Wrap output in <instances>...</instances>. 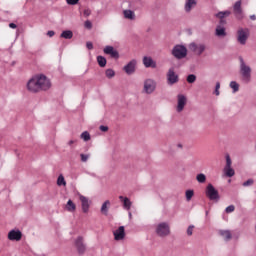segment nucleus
<instances>
[{"label":"nucleus","instance_id":"obj_1","mask_svg":"<svg viewBox=\"0 0 256 256\" xmlns=\"http://www.w3.org/2000/svg\"><path fill=\"white\" fill-rule=\"evenodd\" d=\"M52 83L45 74H36L26 83V89L29 93H40V91H49Z\"/></svg>","mask_w":256,"mask_h":256},{"label":"nucleus","instance_id":"obj_2","mask_svg":"<svg viewBox=\"0 0 256 256\" xmlns=\"http://www.w3.org/2000/svg\"><path fill=\"white\" fill-rule=\"evenodd\" d=\"M251 73L252 69L251 66L246 64L243 58H240V79L242 83H251Z\"/></svg>","mask_w":256,"mask_h":256},{"label":"nucleus","instance_id":"obj_3","mask_svg":"<svg viewBox=\"0 0 256 256\" xmlns=\"http://www.w3.org/2000/svg\"><path fill=\"white\" fill-rule=\"evenodd\" d=\"M155 234L160 239H165V237H169L171 235V225L169 222H160L155 225Z\"/></svg>","mask_w":256,"mask_h":256},{"label":"nucleus","instance_id":"obj_4","mask_svg":"<svg viewBox=\"0 0 256 256\" xmlns=\"http://www.w3.org/2000/svg\"><path fill=\"white\" fill-rule=\"evenodd\" d=\"M157 91V81L153 78H146L143 81L142 93L144 95H153Z\"/></svg>","mask_w":256,"mask_h":256},{"label":"nucleus","instance_id":"obj_5","mask_svg":"<svg viewBox=\"0 0 256 256\" xmlns=\"http://www.w3.org/2000/svg\"><path fill=\"white\" fill-rule=\"evenodd\" d=\"M188 53H189V50H187V46L183 44L175 45L171 50V55H173L175 59H179V60L185 59Z\"/></svg>","mask_w":256,"mask_h":256},{"label":"nucleus","instance_id":"obj_6","mask_svg":"<svg viewBox=\"0 0 256 256\" xmlns=\"http://www.w3.org/2000/svg\"><path fill=\"white\" fill-rule=\"evenodd\" d=\"M249 29L247 28H239L236 32V41L239 45H247V41H249Z\"/></svg>","mask_w":256,"mask_h":256},{"label":"nucleus","instance_id":"obj_7","mask_svg":"<svg viewBox=\"0 0 256 256\" xmlns=\"http://www.w3.org/2000/svg\"><path fill=\"white\" fill-rule=\"evenodd\" d=\"M188 49L191 51V53L200 56L207 51V45L204 43L191 42L188 44Z\"/></svg>","mask_w":256,"mask_h":256},{"label":"nucleus","instance_id":"obj_8","mask_svg":"<svg viewBox=\"0 0 256 256\" xmlns=\"http://www.w3.org/2000/svg\"><path fill=\"white\" fill-rule=\"evenodd\" d=\"M206 197L210 199V201H219L221 199V196H219V191L215 189V186L213 184H208L206 187Z\"/></svg>","mask_w":256,"mask_h":256},{"label":"nucleus","instance_id":"obj_9","mask_svg":"<svg viewBox=\"0 0 256 256\" xmlns=\"http://www.w3.org/2000/svg\"><path fill=\"white\" fill-rule=\"evenodd\" d=\"M74 245L79 255H85V251H87V244H85V238H83V236H78L74 240Z\"/></svg>","mask_w":256,"mask_h":256},{"label":"nucleus","instance_id":"obj_10","mask_svg":"<svg viewBox=\"0 0 256 256\" xmlns=\"http://www.w3.org/2000/svg\"><path fill=\"white\" fill-rule=\"evenodd\" d=\"M166 81L167 85H175L176 83H179V74L175 72V68L168 69L166 73Z\"/></svg>","mask_w":256,"mask_h":256},{"label":"nucleus","instance_id":"obj_11","mask_svg":"<svg viewBox=\"0 0 256 256\" xmlns=\"http://www.w3.org/2000/svg\"><path fill=\"white\" fill-rule=\"evenodd\" d=\"M226 165L224 167V175L226 177H234L235 176V169H233L232 165L233 162L231 161V156L229 154H226Z\"/></svg>","mask_w":256,"mask_h":256},{"label":"nucleus","instance_id":"obj_12","mask_svg":"<svg viewBox=\"0 0 256 256\" xmlns=\"http://www.w3.org/2000/svg\"><path fill=\"white\" fill-rule=\"evenodd\" d=\"M78 197H79L82 213H85V214L89 213V209H91V203H92L91 200L81 194H78Z\"/></svg>","mask_w":256,"mask_h":256},{"label":"nucleus","instance_id":"obj_13","mask_svg":"<svg viewBox=\"0 0 256 256\" xmlns=\"http://www.w3.org/2000/svg\"><path fill=\"white\" fill-rule=\"evenodd\" d=\"M187 105V96L183 94L177 95V105H176V111L177 113H182L183 109H185V106Z\"/></svg>","mask_w":256,"mask_h":256},{"label":"nucleus","instance_id":"obj_14","mask_svg":"<svg viewBox=\"0 0 256 256\" xmlns=\"http://www.w3.org/2000/svg\"><path fill=\"white\" fill-rule=\"evenodd\" d=\"M214 35L218 37V39H225V37H227V28L223 25H217Z\"/></svg>","mask_w":256,"mask_h":256},{"label":"nucleus","instance_id":"obj_15","mask_svg":"<svg viewBox=\"0 0 256 256\" xmlns=\"http://www.w3.org/2000/svg\"><path fill=\"white\" fill-rule=\"evenodd\" d=\"M135 67H137V60L133 59L124 66L123 70L127 75H133L135 73Z\"/></svg>","mask_w":256,"mask_h":256},{"label":"nucleus","instance_id":"obj_16","mask_svg":"<svg viewBox=\"0 0 256 256\" xmlns=\"http://www.w3.org/2000/svg\"><path fill=\"white\" fill-rule=\"evenodd\" d=\"M115 241H123L125 239V226H120L113 231Z\"/></svg>","mask_w":256,"mask_h":256},{"label":"nucleus","instance_id":"obj_17","mask_svg":"<svg viewBox=\"0 0 256 256\" xmlns=\"http://www.w3.org/2000/svg\"><path fill=\"white\" fill-rule=\"evenodd\" d=\"M21 237H23V234L19 230H11L8 233L9 241H21Z\"/></svg>","mask_w":256,"mask_h":256},{"label":"nucleus","instance_id":"obj_18","mask_svg":"<svg viewBox=\"0 0 256 256\" xmlns=\"http://www.w3.org/2000/svg\"><path fill=\"white\" fill-rule=\"evenodd\" d=\"M233 10L237 19H243V8H241V0L235 2Z\"/></svg>","mask_w":256,"mask_h":256},{"label":"nucleus","instance_id":"obj_19","mask_svg":"<svg viewBox=\"0 0 256 256\" xmlns=\"http://www.w3.org/2000/svg\"><path fill=\"white\" fill-rule=\"evenodd\" d=\"M143 65L146 68H152V69L157 68V62H155V60H153V58L149 56H146L143 58Z\"/></svg>","mask_w":256,"mask_h":256},{"label":"nucleus","instance_id":"obj_20","mask_svg":"<svg viewBox=\"0 0 256 256\" xmlns=\"http://www.w3.org/2000/svg\"><path fill=\"white\" fill-rule=\"evenodd\" d=\"M119 199L123 205V209L126 211H131V207L133 206V202L128 197L119 196Z\"/></svg>","mask_w":256,"mask_h":256},{"label":"nucleus","instance_id":"obj_21","mask_svg":"<svg viewBox=\"0 0 256 256\" xmlns=\"http://www.w3.org/2000/svg\"><path fill=\"white\" fill-rule=\"evenodd\" d=\"M195 7H197V0H185L184 11L186 13H191Z\"/></svg>","mask_w":256,"mask_h":256},{"label":"nucleus","instance_id":"obj_22","mask_svg":"<svg viewBox=\"0 0 256 256\" xmlns=\"http://www.w3.org/2000/svg\"><path fill=\"white\" fill-rule=\"evenodd\" d=\"M104 53L106 55H110L114 59H119V52L113 48V46H106L104 48Z\"/></svg>","mask_w":256,"mask_h":256},{"label":"nucleus","instance_id":"obj_23","mask_svg":"<svg viewBox=\"0 0 256 256\" xmlns=\"http://www.w3.org/2000/svg\"><path fill=\"white\" fill-rule=\"evenodd\" d=\"M218 234L224 239V241H231V239H233L231 230H219Z\"/></svg>","mask_w":256,"mask_h":256},{"label":"nucleus","instance_id":"obj_24","mask_svg":"<svg viewBox=\"0 0 256 256\" xmlns=\"http://www.w3.org/2000/svg\"><path fill=\"white\" fill-rule=\"evenodd\" d=\"M65 209L68 211V213H75L77 211V205L73 200L69 199L65 205Z\"/></svg>","mask_w":256,"mask_h":256},{"label":"nucleus","instance_id":"obj_25","mask_svg":"<svg viewBox=\"0 0 256 256\" xmlns=\"http://www.w3.org/2000/svg\"><path fill=\"white\" fill-rule=\"evenodd\" d=\"M110 207H111V201L106 200V201L102 204L101 209H100L102 215H109V208H110Z\"/></svg>","mask_w":256,"mask_h":256},{"label":"nucleus","instance_id":"obj_26","mask_svg":"<svg viewBox=\"0 0 256 256\" xmlns=\"http://www.w3.org/2000/svg\"><path fill=\"white\" fill-rule=\"evenodd\" d=\"M123 15L125 19H128L129 21H135V12L132 10H124Z\"/></svg>","mask_w":256,"mask_h":256},{"label":"nucleus","instance_id":"obj_27","mask_svg":"<svg viewBox=\"0 0 256 256\" xmlns=\"http://www.w3.org/2000/svg\"><path fill=\"white\" fill-rule=\"evenodd\" d=\"M57 185L58 187H66L67 186V181H65V177L63 174H60L57 179Z\"/></svg>","mask_w":256,"mask_h":256},{"label":"nucleus","instance_id":"obj_28","mask_svg":"<svg viewBox=\"0 0 256 256\" xmlns=\"http://www.w3.org/2000/svg\"><path fill=\"white\" fill-rule=\"evenodd\" d=\"M60 37L62 39H73V31H71V30L63 31L61 33Z\"/></svg>","mask_w":256,"mask_h":256},{"label":"nucleus","instance_id":"obj_29","mask_svg":"<svg viewBox=\"0 0 256 256\" xmlns=\"http://www.w3.org/2000/svg\"><path fill=\"white\" fill-rule=\"evenodd\" d=\"M80 139H82V141H85L87 143V141H91V134L88 131H84L81 133Z\"/></svg>","mask_w":256,"mask_h":256},{"label":"nucleus","instance_id":"obj_30","mask_svg":"<svg viewBox=\"0 0 256 256\" xmlns=\"http://www.w3.org/2000/svg\"><path fill=\"white\" fill-rule=\"evenodd\" d=\"M229 87L232 89V93H237L239 91V83H237V81H231Z\"/></svg>","mask_w":256,"mask_h":256},{"label":"nucleus","instance_id":"obj_31","mask_svg":"<svg viewBox=\"0 0 256 256\" xmlns=\"http://www.w3.org/2000/svg\"><path fill=\"white\" fill-rule=\"evenodd\" d=\"M195 196V191L194 190H186L185 192V197H186V201H191V199H193V197Z\"/></svg>","mask_w":256,"mask_h":256},{"label":"nucleus","instance_id":"obj_32","mask_svg":"<svg viewBox=\"0 0 256 256\" xmlns=\"http://www.w3.org/2000/svg\"><path fill=\"white\" fill-rule=\"evenodd\" d=\"M229 15H231V11L226 10V11L217 13L216 17H218V19H225V17H229Z\"/></svg>","mask_w":256,"mask_h":256},{"label":"nucleus","instance_id":"obj_33","mask_svg":"<svg viewBox=\"0 0 256 256\" xmlns=\"http://www.w3.org/2000/svg\"><path fill=\"white\" fill-rule=\"evenodd\" d=\"M196 181L198 183H205L207 181V176L203 173L197 174L196 175Z\"/></svg>","mask_w":256,"mask_h":256},{"label":"nucleus","instance_id":"obj_34","mask_svg":"<svg viewBox=\"0 0 256 256\" xmlns=\"http://www.w3.org/2000/svg\"><path fill=\"white\" fill-rule=\"evenodd\" d=\"M97 62L100 67H105V65H107V59H105L103 56H98Z\"/></svg>","mask_w":256,"mask_h":256},{"label":"nucleus","instance_id":"obj_35","mask_svg":"<svg viewBox=\"0 0 256 256\" xmlns=\"http://www.w3.org/2000/svg\"><path fill=\"white\" fill-rule=\"evenodd\" d=\"M105 75H106L107 79H113V77H115V70L107 69L105 71Z\"/></svg>","mask_w":256,"mask_h":256},{"label":"nucleus","instance_id":"obj_36","mask_svg":"<svg viewBox=\"0 0 256 256\" xmlns=\"http://www.w3.org/2000/svg\"><path fill=\"white\" fill-rule=\"evenodd\" d=\"M219 89H221V82H216L215 90L213 92L216 97H219L221 95V91H219Z\"/></svg>","mask_w":256,"mask_h":256},{"label":"nucleus","instance_id":"obj_37","mask_svg":"<svg viewBox=\"0 0 256 256\" xmlns=\"http://www.w3.org/2000/svg\"><path fill=\"white\" fill-rule=\"evenodd\" d=\"M187 83H195L197 81V76L195 74H190L186 78Z\"/></svg>","mask_w":256,"mask_h":256},{"label":"nucleus","instance_id":"obj_38","mask_svg":"<svg viewBox=\"0 0 256 256\" xmlns=\"http://www.w3.org/2000/svg\"><path fill=\"white\" fill-rule=\"evenodd\" d=\"M255 183V180L253 179H248L245 182H243V187H251Z\"/></svg>","mask_w":256,"mask_h":256},{"label":"nucleus","instance_id":"obj_39","mask_svg":"<svg viewBox=\"0 0 256 256\" xmlns=\"http://www.w3.org/2000/svg\"><path fill=\"white\" fill-rule=\"evenodd\" d=\"M194 229H195V225L188 226V228L186 230V233H187L188 237H191V235H193Z\"/></svg>","mask_w":256,"mask_h":256},{"label":"nucleus","instance_id":"obj_40","mask_svg":"<svg viewBox=\"0 0 256 256\" xmlns=\"http://www.w3.org/2000/svg\"><path fill=\"white\" fill-rule=\"evenodd\" d=\"M82 163H87L89 161V157H91L89 154H80Z\"/></svg>","mask_w":256,"mask_h":256},{"label":"nucleus","instance_id":"obj_41","mask_svg":"<svg viewBox=\"0 0 256 256\" xmlns=\"http://www.w3.org/2000/svg\"><path fill=\"white\" fill-rule=\"evenodd\" d=\"M233 211H235V205H229L225 209L226 213H233Z\"/></svg>","mask_w":256,"mask_h":256},{"label":"nucleus","instance_id":"obj_42","mask_svg":"<svg viewBox=\"0 0 256 256\" xmlns=\"http://www.w3.org/2000/svg\"><path fill=\"white\" fill-rule=\"evenodd\" d=\"M66 3L68 5H77L79 3V0H66Z\"/></svg>","mask_w":256,"mask_h":256},{"label":"nucleus","instance_id":"obj_43","mask_svg":"<svg viewBox=\"0 0 256 256\" xmlns=\"http://www.w3.org/2000/svg\"><path fill=\"white\" fill-rule=\"evenodd\" d=\"M84 27H86V29H91V27H93V24L91 23V21L87 20L84 23Z\"/></svg>","mask_w":256,"mask_h":256},{"label":"nucleus","instance_id":"obj_44","mask_svg":"<svg viewBox=\"0 0 256 256\" xmlns=\"http://www.w3.org/2000/svg\"><path fill=\"white\" fill-rule=\"evenodd\" d=\"M99 129H100V131H102L103 133H107V131H109V127L103 126V125H101V126L99 127Z\"/></svg>","mask_w":256,"mask_h":256},{"label":"nucleus","instance_id":"obj_45","mask_svg":"<svg viewBox=\"0 0 256 256\" xmlns=\"http://www.w3.org/2000/svg\"><path fill=\"white\" fill-rule=\"evenodd\" d=\"M83 13H84V17H89L91 15V10L85 9Z\"/></svg>","mask_w":256,"mask_h":256},{"label":"nucleus","instance_id":"obj_46","mask_svg":"<svg viewBox=\"0 0 256 256\" xmlns=\"http://www.w3.org/2000/svg\"><path fill=\"white\" fill-rule=\"evenodd\" d=\"M86 47H87V49H89V50L93 49V43H92V42H87V43H86Z\"/></svg>","mask_w":256,"mask_h":256},{"label":"nucleus","instance_id":"obj_47","mask_svg":"<svg viewBox=\"0 0 256 256\" xmlns=\"http://www.w3.org/2000/svg\"><path fill=\"white\" fill-rule=\"evenodd\" d=\"M48 37H53L55 35V31L50 30L47 32Z\"/></svg>","mask_w":256,"mask_h":256},{"label":"nucleus","instance_id":"obj_48","mask_svg":"<svg viewBox=\"0 0 256 256\" xmlns=\"http://www.w3.org/2000/svg\"><path fill=\"white\" fill-rule=\"evenodd\" d=\"M176 149H183V143L178 142V143L176 144Z\"/></svg>","mask_w":256,"mask_h":256},{"label":"nucleus","instance_id":"obj_49","mask_svg":"<svg viewBox=\"0 0 256 256\" xmlns=\"http://www.w3.org/2000/svg\"><path fill=\"white\" fill-rule=\"evenodd\" d=\"M9 27H10V29H17V24H15V23H10V24H9Z\"/></svg>","mask_w":256,"mask_h":256},{"label":"nucleus","instance_id":"obj_50","mask_svg":"<svg viewBox=\"0 0 256 256\" xmlns=\"http://www.w3.org/2000/svg\"><path fill=\"white\" fill-rule=\"evenodd\" d=\"M250 19H251L252 21H255V20H256V16H255V15H251V16H250Z\"/></svg>","mask_w":256,"mask_h":256},{"label":"nucleus","instance_id":"obj_51","mask_svg":"<svg viewBox=\"0 0 256 256\" xmlns=\"http://www.w3.org/2000/svg\"><path fill=\"white\" fill-rule=\"evenodd\" d=\"M129 219H133V214L131 212H128Z\"/></svg>","mask_w":256,"mask_h":256},{"label":"nucleus","instance_id":"obj_52","mask_svg":"<svg viewBox=\"0 0 256 256\" xmlns=\"http://www.w3.org/2000/svg\"><path fill=\"white\" fill-rule=\"evenodd\" d=\"M73 143H75V141L70 140V141L68 142V145H73Z\"/></svg>","mask_w":256,"mask_h":256},{"label":"nucleus","instance_id":"obj_53","mask_svg":"<svg viewBox=\"0 0 256 256\" xmlns=\"http://www.w3.org/2000/svg\"><path fill=\"white\" fill-rule=\"evenodd\" d=\"M254 231L256 233V213H255V225H254Z\"/></svg>","mask_w":256,"mask_h":256},{"label":"nucleus","instance_id":"obj_54","mask_svg":"<svg viewBox=\"0 0 256 256\" xmlns=\"http://www.w3.org/2000/svg\"><path fill=\"white\" fill-rule=\"evenodd\" d=\"M206 215H209V212H206Z\"/></svg>","mask_w":256,"mask_h":256}]
</instances>
